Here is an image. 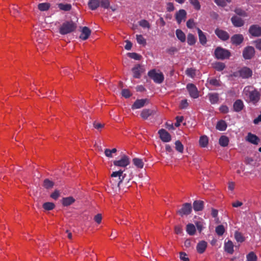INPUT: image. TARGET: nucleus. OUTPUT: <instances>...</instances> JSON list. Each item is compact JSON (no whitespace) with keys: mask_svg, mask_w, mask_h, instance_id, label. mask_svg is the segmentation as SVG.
<instances>
[{"mask_svg":"<svg viewBox=\"0 0 261 261\" xmlns=\"http://www.w3.org/2000/svg\"><path fill=\"white\" fill-rule=\"evenodd\" d=\"M215 33L222 41H226L229 38V35L226 31L219 28L215 30Z\"/></svg>","mask_w":261,"mask_h":261,"instance_id":"nucleus-13","label":"nucleus"},{"mask_svg":"<svg viewBox=\"0 0 261 261\" xmlns=\"http://www.w3.org/2000/svg\"><path fill=\"white\" fill-rule=\"evenodd\" d=\"M122 95L127 98L130 97L131 94L128 89H124L122 90Z\"/></svg>","mask_w":261,"mask_h":261,"instance_id":"nucleus-55","label":"nucleus"},{"mask_svg":"<svg viewBox=\"0 0 261 261\" xmlns=\"http://www.w3.org/2000/svg\"><path fill=\"white\" fill-rule=\"evenodd\" d=\"M192 207L190 203H185L182 205V207L177 211V213L182 217L184 215H189L192 212Z\"/></svg>","mask_w":261,"mask_h":261,"instance_id":"nucleus-9","label":"nucleus"},{"mask_svg":"<svg viewBox=\"0 0 261 261\" xmlns=\"http://www.w3.org/2000/svg\"><path fill=\"white\" fill-rule=\"evenodd\" d=\"M216 233L218 236H222L225 232V228L223 225H219L216 227L215 229Z\"/></svg>","mask_w":261,"mask_h":261,"instance_id":"nucleus-45","label":"nucleus"},{"mask_svg":"<svg viewBox=\"0 0 261 261\" xmlns=\"http://www.w3.org/2000/svg\"><path fill=\"white\" fill-rule=\"evenodd\" d=\"M187 89L190 96L193 98H197L199 97V92L196 86L192 83L187 85Z\"/></svg>","mask_w":261,"mask_h":261,"instance_id":"nucleus-8","label":"nucleus"},{"mask_svg":"<svg viewBox=\"0 0 261 261\" xmlns=\"http://www.w3.org/2000/svg\"><path fill=\"white\" fill-rule=\"evenodd\" d=\"M234 12L238 15L243 17H247V14L245 11L242 10L241 8H236Z\"/></svg>","mask_w":261,"mask_h":261,"instance_id":"nucleus-47","label":"nucleus"},{"mask_svg":"<svg viewBox=\"0 0 261 261\" xmlns=\"http://www.w3.org/2000/svg\"><path fill=\"white\" fill-rule=\"evenodd\" d=\"M133 73V77L136 79L140 78L142 73L144 72L143 66L140 64L136 65L132 69Z\"/></svg>","mask_w":261,"mask_h":261,"instance_id":"nucleus-11","label":"nucleus"},{"mask_svg":"<svg viewBox=\"0 0 261 261\" xmlns=\"http://www.w3.org/2000/svg\"><path fill=\"white\" fill-rule=\"evenodd\" d=\"M246 140L249 142L255 145L258 144L259 141V139L258 137L256 135L251 134V133H249L248 134Z\"/></svg>","mask_w":261,"mask_h":261,"instance_id":"nucleus-22","label":"nucleus"},{"mask_svg":"<svg viewBox=\"0 0 261 261\" xmlns=\"http://www.w3.org/2000/svg\"><path fill=\"white\" fill-rule=\"evenodd\" d=\"M220 111L224 114L227 113L229 111V109L227 106L222 105L219 108Z\"/></svg>","mask_w":261,"mask_h":261,"instance_id":"nucleus-59","label":"nucleus"},{"mask_svg":"<svg viewBox=\"0 0 261 261\" xmlns=\"http://www.w3.org/2000/svg\"><path fill=\"white\" fill-rule=\"evenodd\" d=\"M224 249L226 252L229 254H232L234 252L233 244L231 241H228L224 244Z\"/></svg>","mask_w":261,"mask_h":261,"instance_id":"nucleus-28","label":"nucleus"},{"mask_svg":"<svg viewBox=\"0 0 261 261\" xmlns=\"http://www.w3.org/2000/svg\"><path fill=\"white\" fill-rule=\"evenodd\" d=\"M235 239L238 242H243L244 241V239L242 236V234L239 232H236L234 234Z\"/></svg>","mask_w":261,"mask_h":261,"instance_id":"nucleus-52","label":"nucleus"},{"mask_svg":"<svg viewBox=\"0 0 261 261\" xmlns=\"http://www.w3.org/2000/svg\"><path fill=\"white\" fill-rule=\"evenodd\" d=\"M227 128V124L224 120H220L217 122L216 128L220 131L225 130Z\"/></svg>","mask_w":261,"mask_h":261,"instance_id":"nucleus-31","label":"nucleus"},{"mask_svg":"<svg viewBox=\"0 0 261 261\" xmlns=\"http://www.w3.org/2000/svg\"><path fill=\"white\" fill-rule=\"evenodd\" d=\"M175 233L177 234H181L182 232V228L181 226L176 225L174 227Z\"/></svg>","mask_w":261,"mask_h":261,"instance_id":"nucleus-60","label":"nucleus"},{"mask_svg":"<svg viewBox=\"0 0 261 261\" xmlns=\"http://www.w3.org/2000/svg\"><path fill=\"white\" fill-rule=\"evenodd\" d=\"M230 39L232 44L239 45L243 42L244 37L242 34H235L231 37Z\"/></svg>","mask_w":261,"mask_h":261,"instance_id":"nucleus-16","label":"nucleus"},{"mask_svg":"<svg viewBox=\"0 0 261 261\" xmlns=\"http://www.w3.org/2000/svg\"><path fill=\"white\" fill-rule=\"evenodd\" d=\"M196 41V37L192 34H189L187 36V42L189 45H193Z\"/></svg>","mask_w":261,"mask_h":261,"instance_id":"nucleus-41","label":"nucleus"},{"mask_svg":"<svg viewBox=\"0 0 261 261\" xmlns=\"http://www.w3.org/2000/svg\"><path fill=\"white\" fill-rule=\"evenodd\" d=\"M58 6L60 10L64 11H69L71 9V5L70 4L60 3L58 4Z\"/></svg>","mask_w":261,"mask_h":261,"instance_id":"nucleus-38","label":"nucleus"},{"mask_svg":"<svg viewBox=\"0 0 261 261\" xmlns=\"http://www.w3.org/2000/svg\"><path fill=\"white\" fill-rule=\"evenodd\" d=\"M219 144L222 147H226L228 145L229 139L225 136H222L219 140Z\"/></svg>","mask_w":261,"mask_h":261,"instance_id":"nucleus-33","label":"nucleus"},{"mask_svg":"<svg viewBox=\"0 0 261 261\" xmlns=\"http://www.w3.org/2000/svg\"><path fill=\"white\" fill-rule=\"evenodd\" d=\"M76 28V23L73 21H66L60 27L59 33L62 35H66L74 31Z\"/></svg>","mask_w":261,"mask_h":261,"instance_id":"nucleus-3","label":"nucleus"},{"mask_svg":"<svg viewBox=\"0 0 261 261\" xmlns=\"http://www.w3.org/2000/svg\"><path fill=\"white\" fill-rule=\"evenodd\" d=\"M257 256L253 251L249 252L246 255V261H257Z\"/></svg>","mask_w":261,"mask_h":261,"instance_id":"nucleus-40","label":"nucleus"},{"mask_svg":"<svg viewBox=\"0 0 261 261\" xmlns=\"http://www.w3.org/2000/svg\"><path fill=\"white\" fill-rule=\"evenodd\" d=\"M54 186V182L51 180H50L48 178H46L44 180L43 183V186L44 188L47 189L52 188Z\"/></svg>","mask_w":261,"mask_h":261,"instance_id":"nucleus-36","label":"nucleus"},{"mask_svg":"<svg viewBox=\"0 0 261 261\" xmlns=\"http://www.w3.org/2000/svg\"><path fill=\"white\" fill-rule=\"evenodd\" d=\"M193 205L195 211H201L204 207V202L202 200H195Z\"/></svg>","mask_w":261,"mask_h":261,"instance_id":"nucleus-27","label":"nucleus"},{"mask_svg":"<svg viewBox=\"0 0 261 261\" xmlns=\"http://www.w3.org/2000/svg\"><path fill=\"white\" fill-rule=\"evenodd\" d=\"M195 25L194 20L190 19L187 22V27L189 29H192Z\"/></svg>","mask_w":261,"mask_h":261,"instance_id":"nucleus-64","label":"nucleus"},{"mask_svg":"<svg viewBox=\"0 0 261 261\" xmlns=\"http://www.w3.org/2000/svg\"><path fill=\"white\" fill-rule=\"evenodd\" d=\"M55 207V205L53 202H47L43 204V207L44 210L47 211H50L53 210Z\"/></svg>","mask_w":261,"mask_h":261,"instance_id":"nucleus-44","label":"nucleus"},{"mask_svg":"<svg viewBox=\"0 0 261 261\" xmlns=\"http://www.w3.org/2000/svg\"><path fill=\"white\" fill-rule=\"evenodd\" d=\"M176 122L175 123V126L178 127L180 125V123L183 121V116H177L176 117Z\"/></svg>","mask_w":261,"mask_h":261,"instance_id":"nucleus-61","label":"nucleus"},{"mask_svg":"<svg viewBox=\"0 0 261 261\" xmlns=\"http://www.w3.org/2000/svg\"><path fill=\"white\" fill-rule=\"evenodd\" d=\"M207 243L204 241L199 242L196 246L197 252L200 254L203 253L205 251L207 247Z\"/></svg>","mask_w":261,"mask_h":261,"instance_id":"nucleus-24","label":"nucleus"},{"mask_svg":"<svg viewBox=\"0 0 261 261\" xmlns=\"http://www.w3.org/2000/svg\"><path fill=\"white\" fill-rule=\"evenodd\" d=\"M93 125L95 129L101 131V129L104 127L105 124V123H99L95 121L93 122Z\"/></svg>","mask_w":261,"mask_h":261,"instance_id":"nucleus-49","label":"nucleus"},{"mask_svg":"<svg viewBox=\"0 0 261 261\" xmlns=\"http://www.w3.org/2000/svg\"><path fill=\"white\" fill-rule=\"evenodd\" d=\"M249 33L253 36L259 37L261 36V27L257 24H253L250 27Z\"/></svg>","mask_w":261,"mask_h":261,"instance_id":"nucleus-14","label":"nucleus"},{"mask_svg":"<svg viewBox=\"0 0 261 261\" xmlns=\"http://www.w3.org/2000/svg\"><path fill=\"white\" fill-rule=\"evenodd\" d=\"M187 232L190 236H193L196 232V228L194 224L189 223L186 226Z\"/></svg>","mask_w":261,"mask_h":261,"instance_id":"nucleus-32","label":"nucleus"},{"mask_svg":"<svg viewBox=\"0 0 261 261\" xmlns=\"http://www.w3.org/2000/svg\"><path fill=\"white\" fill-rule=\"evenodd\" d=\"M136 39L137 41V42L140 44H146V40L144 38L142 35H136Z\"/></svg>","mask_w":261,"mask_h":261,"instance_id":"nucleus-51","label":"nucleus"},{"mask_svg":"<svg viewBox=\"0 0 261 261\" xmlns=\"http://www.w3.org/2000/svg\"><path fill=\"white\" fill-rule=\"evenodd\" d=\"M127 56L133 59L136 60H140L141 58V56L136 53H128Z\"/></svg>","mask_w":261,"mask_h":261,"instance_id":"nucleus-50","label":"nucleus"},{"mask_svg":"<svg viewBox=\"0 0 261 261\" xmlns=\"http://www.w3.org/2000/svg\"><path fill=\"white\" fill-rule=\"evenodd\" d=\"M100 4L101 7L108 9L110 5L109 0H101L100 1Z\"/></svg>","mask_w":261,"mask_h":261,"instance_id":"nucleus-53","label":"nucleus"},{"mask_svg":"<svg viewBox=\"0 0 261 261\" xmlns=\"http://www.w3.org/2000/svg\"><path fill=\"white\" fill-rule=\"evenodd\" d=\"M133 164L138 168H143L144 163L142 159L134 158L133 159Z\"/></svg>","mask_w":261,"mask_h":261,"instance_id":"nucleus-37","label":"nucleus"},{"mask_svg":"<svg viewBox=\"0 0 261 261\" xmlns=\"http://www.w3.org/2000/svg\"><path fill=\"white\" fill-rule=\"evenodd\" d=\"M214 67L216 70L221 71L225 68V65L222 62H216L214 65Z\"/></svg>","mask_w":261,"mask_h":261,"instance_id":"nucleus-43","label":"nucleus"},{"mask_svg":"<svg viewBox=\"0 0 261 261\" xmlns=\"http://www.w3.org/2000/svg\"><path fill=\"white\" fill-rule=\"evenodd\" d=\"M161 140L164 142H169L171 140V136L165 129L162 128L158 132Z\"/></svg>","mask_w":261,"mask_h":261,"instance_id":"nucleus-12","label":"nucleus"},{"mask_svg":"<svg viewBox=\"0 0 261 261\" xmlns=\"http://www.w3.org/2000/svg\"><path fill=\"white\" fill-rule=\"evenodd\" d=\"M155 111L151 109H144L141 113V116L143 119H147L149 116L153 115Z\"/></svg>","mask_w":261,"mask_h":261,"instance_id":"nucleus-26","label":"nucleus"},{"mask_svg":"<svg viewBox=\"0 0 261 261\" xmlns=\"http://www.w3.org/2000/svg\"><path fill=\"white\" fill-rule=\"evenodd\" d=\"M139 24L140 26H141L142 27L144 28H150L149 23L148 22V21L144 20V19L141 20V21H140Z\"/></svg>","mask_w":261,"mask_h":261,"instance_id":"nucleus-54","label":"nucleus"},{"mask_svg":"<svg viewBox=\"0 0 261 261\" xmlns=\"http://www.w3.org/2000/svg\"><path fill=\"white\" fill-rule=\"evenodd\" d=\"M147 101V99H137L132 105V109L133 110L140 109L145 106Z\"/></svg>","mask_w":261,"mask_h":261,"instance_id":"nucleus-19","label":"nucleus"},{"mask_svg":"<svg viewBox=\"0 0 261 261\" xmlns=\"http://www.w3.org/2000/svg\"><path fill=\"white\" fill-rule=\"evenodd\" d=\"M60 196V192L58 190H55L50 195V197L53 199L56 200Z\"/></svg>","mask_w":261,"mask_h":261,"instance_id":"nucleus-62","label":"nucleus"},{"mask_svg":"<svg viewBox=\"0 0 261 261\" xmlns=\"http://www.w3.org/2000/svg\"><path fill=\"white\" fill-rule=\"evenodd\" d=\"M148 75L156 84H161L164 80V76L163 73L161 72H156L155 69L150 70L148 72Z\"/></svg>","mask_w":261,"mask_h":261,"instance_id":"nucleus-5","label":"nucleus"},{"mask_svg":"<svg viewBox=\"0 0 261 261\" xmlns=\"http://www.w3.org/2000/svg\"><path fill=\"white\" fill-rule=\"evenodd\" d=\"M187 254L184 252H180L179 253V258L181 260L183 261H189V258L187 257Z\"/></svg>","mask_w":261,"mask_h":261,"instance_id":"nucleus-56","label":"nucleus"},{"mask_svg":"<svg viewBox=\"0 0 261 261\" xmlns=\"http://www.w3.org/2000/svg\"><path fill=\"white\" fill-rule=\"evenodd\" d=\"M91 33V31L89 28L87 27H84L82 28L80 38L83 40H86L89 38Z\"/></svg>","mask_w":261,"mask_h":261,"instance_id":"nucleus-18","label":"nucleus"},{"mask_svg":"<svg viewBox=\"0 0 261 261\" xmlns=\"http://www.w3.org/2000/svg\"><path fill=\"white\" fill-rule=\"evenodd\" d=\"M175 149L179 153H183L184 151V146L179 140L175 141Z\"/></svg>","mask_w":261,"mask_h":261,"instance_id":"nucleus-42","label":"nucleus"},{"mask_svg":"<svg viewBox=\"0 0 261 261\" xmlns=\"http://www.w3.org/2000/svg\"><path fill=\"white\" fill-rule=\"evenodd\" d=\"M50 7V5L48 3H40L38 5V9L41 11H47Z\"/></svg>","mask_w":261,"mask_h":261,"instance_id":"nucleus-35","label":"nucleus"},{"mask_svg":"<svg viewBox=\"0 0 261 261\" xmlns=\"http://www.w3.org/2000/svg\"><path fill=\"white\" fill-rule=\"evenodd\" d=\"M208 142V139L206 136H202L199 139V145L202 147H205L207 146Z\"/></svg>","mask_w":261,"mask_h":261,"instance_id":"nucleus-39","label":"nucleus"},{"mask_svg":"<svg viewBox=\"0 0 261 261\" xmlns=\"http://www.w3.org/2000/svg\"><path fill=\"white\" fill-rule=\"evenodd\" d=\"M190 3L193 6L196 10H199L201 8L200 3L198 0H189Z\"/></svg>","mask_w":261,"mask_h":261,"instance_id":"nucleus-46","label":"nucleus"},{"mask_svg":"<svg viewBox=\"0 0 261 261\" xmlns=\"http://www.w3.org/2000/svg\"><path fill=\"white\" fill-rule=\"evenodd\" d=\"M176 35L177 38L181 42H184L186 41V35L185 33L180 29L176 31Z\"/></svg>","mask_w":261,"mask_h":261,"instance_id":"nucleus-34","label":"nucleus"},{"mask_svg":"<svg viewBox=\"0 0 261 261\" xmlns=\"http://www.w3.org/2000/svg\"><path fill=\"white\" fill-rule=\"evenodd\" d=\"M214 2L219 6L224 7L226 6V3L224 0H214Z\"/></svg>","mask_w":261,"mask_h":261,"instance_id":"nucleus-57","label":"nucleus"},{"mask_svg":"<svg viewBox=\"0 0 261 261\" xmlns=\"http://www.w3.org/2000/svg\"><path fill=\"white\" fill-rule=\"evenodd\" d=\"M75 201V199L73 197L69 196L63 198L61 202L63 206H68L73 203Z\"/></svg>","mask_w":261,"mask_h":261,"instance_id":"nucleus-25","label":"nucleus"},{"mask_svg":"<svg viewBox=\"0 0 261 261\" xmlns=\"http://www.w3.org/2000/svg\"><path fill=\"white\" fill-rule=\"evenodd\" d=\"M189 104L187 99L182 100L180 104V108L184 109L188 107Z\"/></svg>","mask_w":261,"mask_h":261,"instance_id":"nucleus-58","label":"nucleus"},{"mask_svg":"<svg viewBox=\"0 0 261 261\" xmlns=\"http://www.w3.org/2000/svg\"><path fill=\"white\" fill-rule=\"evenodd\" d=\"M231 21L235 27H241L244 24V21L237 16H233L231 18Z\"/></svg>","mask_w":261,"mask_h":261,"instance_id":"nucleus-17","label":"nucleus"},{"mask_svg":"<svg viewBox=\"0 0 261 261\" xmlns=\"http://www.w3.org/2000/svg\"><path fill=\"white\" fill-rule=\"evenodd\" d=\"M123 172L124 170H119L113 172L111 175L109 186L115 192H117L120 191L121 188L120 185L126 176V174H124Z\"/></svg>","mask_w":261,"mask_h":261,"instance_id":"nucleus-1","label":"nucleus"},{"mask_svg":"<svg viewBox=\"0 0 261 261\" xmlns=\"http://www.w3.org/2000/svg\"><path fill=\"white\" fill-rule=\"evenodd\" d=\"M88 5L91 10H95L100 6V0H89Z\"/></svg>","mask_w":261,"mask_h":261,"instance_id":"nucleus-29","label":"nucleus"},{"mask_svg":"<svg viewBox=\"0 0 261 261\" xmlns=\"http://www.w3.org/2000/svg\"><path fill=\"white\" fill-rule=\"evenodd\" d=\"M187 16V12L184 9H180L176 12L175 14V18L178 24H180L182 20H185Z\"/></svg>","mask_w":261,"mask_h":261,"instance_id":"nucleus-15","label":"nucleus"},{"mask_svg":"<svg viewBox=\"0 0 261 261\" xmlns=\"http://www.w3.org/2000/svg\"><path fill=\"white\" fill-rule=\"evenodd\" d=\"M130 163L129 158L125 155H123L121 159L117 161H114L113 164L115 166L125 167L128 165Z\"/></svg>","mask_w":261,"mask_h":261,"instance_id":"nucleus-10","label":"nucleus"},{"mask_svg":"<svg viewBox=\"0 0 261 261\" xmlns=\"http://www.w3.org/2000/svg\"><path fill=\"white\" fill-rule=\"evenodd\" d=\"M214 54L216 58L219 60L229 59L231 55L229 50L221 47H217L215 50Z\"/></svg>","mask_w":261,"mask_h":261,"instance_id":"nucleus-4","label":"nucleus"},{"mask_svg":"<svg viewBox=\"0 0 261 261\" xmlns=\"http://www.w3.org/2000/svg\"><path fill=\"white\" fill-rule=\"evenodd\" d=\"M255 55V49L253 47L248 46L245 47L243 51V57L245 60L252 59Z\"/></svg>","mask_w":261,"mask_h":261,"instance_id":"nucleus-6","label":"nucleus"},{"mask_svg":"<svg viewBox=\"0 0 261 261\" xmlns=\"http://www.w3.org/2000/svg\"><path fill=\"white\" fill-rule=\"evenodd\" d=\"M199 42L202 45H205L207 42V39L205 34L198 28H197Z\"/></svg>","mask_w":261,"mask_h":261,"instance_id":"nucleus-23","label":"nucleus"},{"mask_svg":"<svg viewBox=\"0 0 261 261\" xmlns=\"http://www.w3.org/2000/svg\"><path fill=\"white\" fill-rule=\"evenodd\" d=\"M195 71V69L192 68H190L187 69V70H186V73L188 76L191 77H194L196 75Z\"/></svg>","mask_w":261,"mask_h":261,"instance_id":"nucleus-48","label":"nucleus"},{"mask_svg":"<svg viewBox=\"0 0 261 261\" xmlns=\"http://www.w3.org/2000/svg\"><path fill=\"white\" fill-rule=\"evenodd\" d=\"M244 103L241 99H237L235 101L233 105V110L236 112H239L241 111L244 109Z\"/></svg>","mask_w":261,"mask_h":261,"instance_id":"nucleus-21","label":"nucleus"},{"mask_svg":"<svg viewBox=\"0 0 261 261\" xmlns=\"http://www.w3.org/2000/svg\"><path fill=\"white\" fill-rule=\"evenodd\" d=\"M243 94L247 98L246 101L252 102L254 105L256 104L260 99V93L251 86H246L243 89Z\"/></svg>","mask_w":261,"mask_h":261,"instance_id":"nucleus-2","label":"nucleus"},{"mask_svg":"<svg viewBox=\"0 0 261 261\" xmlns=\"http://www.w3.org/2000/svg\"><path fill=\"white\" fill-rule=\"evenodd\" d=\"M208 85L214 87H220L221 86V82L216 78H208L205 84L207 88L209 87Z\"/></svg>","mask_w":261,"mask_h":261,"instance_id":"nucleus-20","label":"nucleus"},{"mask_svg":"<svg viewBox=\"0 0 261 261\" xmlns=\"http://www.w3.org/2000/svg\"><path fill=\"white\" fill-rule=\"evenodd\" d=\"M239 76L243 79H248L252 75V70L248 67H243L238 71Z\"/></svg>","mask_w":261,"mask_h":261,"instance_id":"nucleus-7","label":"nucleus"},{"mask_svg":"<svg viewBox=\"0 0 261 261\" xmlns=\"http://www.w3.org/2000/svg\"><path fill=\"white\" fill-rule=\"evenodd\" d=\"M209 100L212 104L217 103L219 99V94L217 93L208 94Z\"/></svg>","mask_w":261,"mask_h":261,"instance_id":"nucleus-30","label":"nucleus"},{"mask_svg":"<svg viewBox=\"0 0 261 261\" xmlns=\"http://www.w3.org/2000/svg\"><path fill=\"white\" fill-rule=\"evenodd\" d=\"M254 43L255 44V47L257 49L261 50V38L258 39L256 40H255L254 42Z\"/></svg>","mask_w":261,"mask_h":261,"instance_id":"nucleus-63","label":"nucleus"}]
</instances>
